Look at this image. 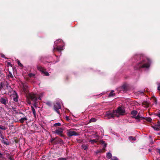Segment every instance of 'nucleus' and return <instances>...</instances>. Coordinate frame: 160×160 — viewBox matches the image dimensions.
Returning a JSON list of instances; mask_svg holds the SVG:
<instances>
[{
  "label": "nucleus",
  "mask_w": 160,
  "mask_h": 160,
  "mask_svg": "<svg viewBox=\"0 0 160 160\" xmlns=\"http://www.w3.org/2000/svg\"><path fill=\"white\" fill-rule=\"evenodd\" d=\"M142 60L139 62L134 67L135 69H139L141 68H148L150 64L149 59L146 58L141 57Z\"/></svg>",
  "instance_id": "f257e3e1"
},
{
  "label": "nucleus",
  "mask_w": 160,
  "mask_h": 160,
  "mask_svg": "<svg viewBox=\"0 0 160 160\" xmlns=\"http://www.w3.org/2000/svg\"><path fill=\"white\" fill-rule=\"evenodd\" d=\"M125 113V111L121 107H119L117 110L113 111L112 113L107 112V118L110 119L113 118L115 116L119 117L120 115H123Z\"/></svg>",
  "instance_id": "f03ea898"
},
{
  "label": "nucleus",
  "mask_w": 160,
  "mask_h": 160,
  "mask_svg": "<svg viewBox=\"0 0 160 160\" xmlns=\"http://www.w3.org/2000/svg\"><path fill=\"white\" fill-rule=\"evenodd\" d=\"M43 93H41L39 94L30 93L28 95V97L33 102L35 103L38 99L40 100H41V98L43 96Z\"/></svg>",
  "instance_id": "7ed1b4c3"
},
{
  "label": "nucleus",
  "mask_w": 160,
  "mask_h": 160,
  "mask_svg": "<svg viewBox=\"0 0 160 160\" xmlns=\"http://www.w3.org/2000/svg\"><path fill=\"white\" fill-rule=\"evenodd\" d=\"M37 68L38 70L40 71L42 73L46 76H48L49 74L48 72L46 71V69L41 66H37Z\"/></svg>",
  "instance_id": "20e7f679"
},
{
  "label": "nucleus",
  "mask_w": 160,
  "mask_h": 160,
  "mask_svg": "<svg viewBox=\"0 0 160 160\" xmlns=\"http://www.w3.org/2000/svg\"><path fill=\"white\" fill-rule=\"evenodd\" d=\"M67 135L69 137L72 136H77L78 134L75 131H72V130H67Z\"/></svg>",
  "instance_id": "39448f33"
},
{
  "label": "nucleus",
  "mask_w": 160,
  "mask_h": 160,
  "mask_svg": "<svg viewBox=\"0 0 160 160\" xmlns=\"http://www.w3.org/2000/svg\"><path fill=\"white\" fill-rule=\"evenodd\" d=\"M63 129L62 128H58L55 131V133L61 136H63Z\"/></svg>",
  "instance_id": "423d86ee"
},
{
  "label": "nucleus",
  "mask_w": 160,
  "mask_h": 160,
  "mask_svg": "<svg viewBox=\"0 0 160 160\" xmlns=\"http://www.w3.org/2000/svg\"><path fill=\"white\" fill-rule=\"evenodd\" d=\"M61 108V106L59 103L57 102L54 105V109L56 112L58 114H60V112L58 110Z\"/></svg>",
  "instance_id": "0eeeda50"
},
{
  "label": "nucleus",
  "mask_w": 160,
  "mask_h": 160,
  "mask_svg": "<svg viewBox=\"0 0 160 160\" xmlns=\"http://www.w3.org/2000/svg\"><path fill=\"white\" fill-rule=\"evenodd\" d=\"M12 97L14 101L16 102L18 101V96L17 93L15 91L13 92Z\"/></svg>",
  "instance_id": "6e6552de"
},
{
  "label": "nucleus",
  "mask_w": 160,
  "mask_h": 160,
  "mask_svg": "<svg viewBox=\"0 0 160 160\" xmlns=\"http://www.w3.org/2000/svg\"><path fill=\"white\" fill-rule=\"evenodd\" d=\"M132 118H134L136 119L137 120V121H138V122H140V118H142V119H145L144 118L140 116L139 115V114H138L137 116H135V117H132Z\"/></svg>",
  "instance_id": "1a4fd4ad"
},
{
  "label": "nucleus",
  "mask_w": 160,
  "mask_h": 160,
  "mask_svg": "<svg viewBox=\"0 0 160 160\" xmlns=\"http://www.w3.org/2000/svg\"><path fill=\"white\" fill-rule=\"evenodd\" d=\"M63 46H60L57 47L56 48L54 47L53 48V50H56L59 51H60L61 50L63 49Z\"/></svg>",
  "instance_id": "9d476101"
},
{
  "label": "nucleus",
  "mask_w": 160,
  "mask_h": 160,
  "mask_svg": "<svg viewBox=\"0 0 160 160\" xmlns=\"http://www.w3.org/2000/svg\"><path fill=\"white\" fill-rule=\"evenodd\" d=\"M7 100L4 98H2L0 100V102L2 104L5 105Z\"/></svg>",
  "instance_id": "9b49d317"
},
{
  "label": "nucleus",
  "mask_w": 160,
  "mask_h": 160,
  "mask_svg": "<svg viewBox=\"0 0 160 160\" xmlns=\"http://www.w3.org/2000/svg\"><path fill=\"white\" fill-rule=\"evenodd\" d=\"M88 144L85 145V144H83L82 146V147L83 149L85 150H87L88 149Z\"/></svg>",
  "instance_id": "f8f14e48"
},
{
  "label": "nucleus",
  "mask_w": 160,
  "mask_h": 160,
  "mask_svg": "<svg viewBox=\"0 0 160 160\" xmlns=\"http://www.w3.org/2000/svg\"><path fill=\"white\" fill-rule=\"evenodd\" d=\"M23 91L27 93L28 92V88L27 86L26 85H23Z\"/></svg>",
  "instance_id": "ddd939ff"
},
{
  "label": "nucleus",
  "mask_w": 160,
  "mask_h": 160,
  "mask_svg": "<svg viewBox=\"0 0 160 160\" xmlns=\"http://www.w3.org/2000/svg\"><path fill=\"white\" fill-rule=\"evenodd\" d=\"M27 118L26 117H25L22 118L20 119L19 121L21 123H23L24 122V121H27Z\"/></svg>",
  "instance_id": "4468645a"
},
{
  "label": "nucleus",
  "mask_w": 160,
  "mask_h": 160,
  "mask_svg": "<svg viewBox=\"0 0 160 160\" xmlns=\"http://www.w3.org/2000/svg\"><path fill=\"white\" fill-rule=\"evenodd\" d=\"M98 139L96 138L95 139L90 140L89 142H90L92 144H93L94 143H96L98 142Z\"/></svg>",
  "instance_id": "2eb2a0df"
},
{
  "label": "nucleus",
  "mask_w": 160,
  "mask_h": 160,
  "mask_svg": "<svg viewBox=\"0 0 160 160\" xmlns=\"http://www.w3.org/2000/svg\"><path fill=\"white\" fill-rule=\"evenodd\" d=\"M138 112L136 110H133L131 112V114L133 116V117H135L137 114Z\"/></svg>",
  "instance_id": "dca6fc26"
},
{
  "label": "nucleus",
  "mask_w": 160,
  "mask_h": 160,
  "mask_svg": "<svg viewBox=\"0 0 160 160\" xmlns=\"http://www.w3.org/2000/svg\"><path fill=\"white\" fill-rule=\"evenodd\" d=\"M112 157V155L110 152H108L107 154V158L110 159Z\"/></svg>",
  "instance_id": "f3484780"
},
{
  "label": "nucleus",
  "mask_w": 160,
  "mask_h": 160,
  "mask_svg": "<svg viewBox=\"0 0 160 160\" xmlns=\"http://www.w3.org/2000/svg\"><path fill=\"white\" fill-rule=\"evenodd\" d=\"M115 95V93H114V91H111L110 94L108 95L109 97H111Z\"/></svg>",
  "instance_id": "a211bd4d"
},
{
  "label": "nucleus",
  "mask_w": 160,
  "mask_h": 160,
  "mask_svg": "<svg viewBox=\"0 0 160 160\" xmlns=\"http://www.w3.org/2000/svg\"><path fill=\"white\" fill-rule=\"evenodd\" d=\"M31 108H32V112L33 114L34 115V116H36L35 110L34 109V108L32 106Z\"/></svg>",
  "instance_id": "6ab92c4d"
},
{
  "label": "nucleus",
  "mask_w": 160,
  "mask_h": 160,
  "mask_svg": "<svg viewBox=\"0 0 160 160\" xmlns=\"http://www.w3.org/2000/svg\"><path fill=\"white\" fill-rule=\"evenodd\" d=\"M62 42V40L61 39H59L56 41L54 42V43L55 44H57L58 43H61Z\"/></svg>",
  "instance_id": "aec40b11"
},
{
  "label": "nucleus",
  "mask_w": 160,
  "mask_h": 160,
  "mask_svg": "<svg viewBox=\"0 0 160 160\" xmlns=\"http://www.w3.org/2000/svg\"><path fill=\"white\" fill-rule=\"evenodd\" d=\"M129 139L131 141H134L136 139L135 138L132 137V136H130L129 137Z\"/></svg>",
  "instance_id": "412c9836"
},
{
  "label": "nucleus",
  "mask_w": 160,
  "mask_h": 160,
  "mask_svg": "<svg viewBox=\"0 0 160 160\" xmlns=\"http://www.w3.org/2000/svg\"><path fill=\"white\" fill-rule=\"evenodd\" d=\"M157 126L155 125V126H152V127L155 130L158 131L159 130L160 128L156 127Z\"/></svg>",
  "instance_id": "4be33fe9"
},
{
  "label": "nucleus",
  "mask_w": 160,
  "mask_h": 160,
  "mask_svg": "<svg viewBox=\"0 0 160 160\" xmlns=\"http://www.w3.org/2000/svg\"><path fill=\"white\" fill-rule=\"evenodd\" d=\"M97 120L95 118H91L90 120V122H94L96 121Z\"/></svg>",
  "instance_id": "5701e85b"
},
{
  "label": "nucleus",
  "mask_w": 160,
  "mask_h": 160,
  "mask_svg": "<svg viewBox=\"0 0 160 160\" xmlns=\"http://www.w3.org/2000/svg\"><path fill=\"white\" fill-rule=\"evenodd\" d=\"M145 118H146V119H145L147 121H148L149 122H151L152 121V119L150 117L145 118Z\"/></svg>",
  "instance_id": "b1692460"
},
{
  "label": "nucleus",
  "mask_w": 160,
  "mask_h": 160,
  "mask_svg": "<svg viewBox=\"0 0 160 160\" xmlns=\"http://www.w3.org/2000/svg\"><path fill=\"white\" fill-rule=\"evenodd\" d=\"M3 83L2 82H1L0 83V90H1L3 87Z\"/></svg>",
  "instance_id": "393cba45"
},
{
  "label": "nucleus",
  "mask_w": 160,
  "mask_h": 160,
  "mask_svg": "<svg viewBox=\"0 0 160 160\" xmlns=\"http://www.w3.org/2000/svg\"><path fill=\"white\" fill-rule=\"evenodd\" d=\"M54 126H61V123L59 122H58L57 123H56L54 124Z\"/></svg>",
  "instance_id": "a878e982"
},
{
  "label": "nucleus",
  "mask_w": 160,
  "mask_h": 160,
  "mask_svg": "<svg viewBox=\"0 0 160 160\" xmlns=\"http://www.w3.org/2000/svg\"><path fill=\"white\" fill-rule=\"evenodd\" d=\"M46 103L47 105H48V106H50L51 105V102L49 101L47 102Z\"/></svg>",
  "instance_id": "bb28decb"
},
{
  "label": "nucleus",
  "mask_w": 160,
  "mask_h": 160,
  "mask_svg": "<svg viewBox=\"0 0 160 160\" xmlns=\"http://www.w3.org/2000/svg\"><path fill=\"white\" fill-rule=\"evenodd\" d=\"M67 158H58V160H66Z\"/></svg>",
  "instance_id": "cd10ccee"
},
{
  "label": "nucleus",
  "mask_w": 160,
  "mask_h": 160,
  "mask_svg": "<svg viewBox=\"0 0 160 160\" xmlns=\"http://www.w3.org/2000/svg\"><path fill=\"white\" fill-rule=\"evenodd\" d=\"M28 76L30 77H34L35 76V75L32 73H29L28 74Z\"/></svg>",
  "instance_id": "c85d7f7f"
},
{
  "label": "nucleus",
  "mask_w": 160,
  "mask_h": 160,
  "mask_svg": "<svg viewBox=\"0 0 160 160\" xmlns=\"http://www.w3.org/2000/svg\"><path fill=\"white\" fill-rule=\"evenodd\" d=\"M0 129L2 130H5L7 129V128L5 127H1L0 126Z\"/></svg>",
  "instance_id": "c756f323"
},
{
  "label": "nucleus",
  "mask_w": 160,
  "mask_h": 160,
  "mask_svg": "<svg viewBox=\"0 0 160 160\" xmlns=\"http://www.w3.org/2000/svg\"><path fill=\"white\" fill-rule=\"evenodd\" d=\"M111 160H118V159L116 157H113L111 158Z\"/></svg>",
  "instance_id": "7c9ffc66"
},
{
  "label": "nucleus",
  "mask_w": 160,
  "mask_h": 160,
  "mask_svg": "<svg viewBox=\"0 0 160 160\" xmlns=\"http://www.w3.org/2000/svg\"><path fill=\"white\" fill-rule=\"evenodd\" d=\"M8 77H10V78H13V75H12V73H10V72L9 73V74L8 75Z\"/></svg>",
  "instance_id": "2f4dec72"
},
{
  "label": "nucleus",
  "mask_w": 160,
  "mask_h": 160,
  "mask_svg": "<svg viewBox=\"0 0 160 160\" xmlns=\"http://www.w3.org/2000/svg\"><path fill=\"white\" fill-rule=\"evenodd\" d=\"M156 126L158 127H160V121H158L157 122V124L156 125Z\"/></svg>",
  "instance_id": "473e14b6"
},
{
  "label": "nucleus",
  "mask_w": 160,
  "mask_h": 160,
  "mask_svg": "<svg viewBox=\"0 0 160 160\" xmlns=\"http://www.w3.org/2000/svg\"><path fill=\"white\" fill-rule=\"evenodd\" d=\"M18 65H19L20 67H22V65L20 62L19 61H18Z\"/></svg>",
  "instance_id": "72a5a7b5"
},
{
  "label": "nucleus",
  "mask_w": 160,
  "mask_h": 160,
  "mask_svg": "<svg viewBox=\"0 0 160 160\" xmlns=\"http://www.w3.org/2000/svg\"><path fill=\"white\" fill-rule=\"evenodd\" d=\"M158 87L157 89L158 90L160 91V83H158Z\"/></svg>",
  "instance_id": "f704fd0d"
},
{
  "label": "nucleus",
  "mask_w": 160,
  "mask_h": 160,
  "mask_svg": "<svg viewBox=\"0 0 160 160\" xmlns=\"http://www.w3.org/2000/svg\"><path fill=\"white\" fill-rule=\"evenodd\" d=\"M7 65L8 66H11V63L10 62H8V63Z\"/></svg>",
  "instance_id": "c9c22d12"
},
{
  "label": "nucleus",
  "mask_w": 160,
  "mask_h": 160,
  "mask_svg": "<svg viewBox=\"0 0 160 160\" xmlns=\"http://www.w3.org/2000/svg\"><path fill=\"white\" fill-rule=\"evenodd\" d=\"M2 154L0 152V158H1L2 157Z\"/></svg>",
  "instance_id": "e433bc0d"
},
{
  "label": "nucleus",
  "mask_w": 160,
  "mask_h": 160,
  "mask_svg": "<svg viewBox=\"0 0 160 160\" xmlns=\"http://www.w3.org/2000/svg\"><path fill=\"white\" fill-rule=\"evenodd\" d=\"M54 139H52L50 141L51 142H52L54 141Z\"/></svg>",
  "instance_id": "4c0bfd02"
},
{
  "label": "nucleus",
  "mask_w": 160,
  "mask_h": 160,
  "mask_svg": "<svg viewBox=\"0 0 160 160\" xmlns=\"http://www.w3.org/2000/svg\"><path fill=\"white\" fill-rule=\"evenodd\" d=\"M9 159H10V160H13V159L12 158L10 157L9 158Z\"/></svg>",
  "instance_id": "58836bf2"
},
{
  "label": "nucleus",
  "mask_w": 160,
  "mask_h": 160,
  "mask_svg": "<svg viewBox=\"0 0 160 160\" xmlns=\"http://www.w3.org/2000/svg\"><path fill=\"white\" fill-rule=\"evenodd\" d=\"M157 116L160 118V113L158 114Z\"/></svg>",
  "instance_id": "ea45409f"
},
{
  "label": "nucleus",
  "mask_w": 160,
  "mask_h": 160,
  "mask_svg": "<svg viewBox=\"0 0 160 160\" xmlns=\"http://www.w3.org/2000/svg\"><path fill=\"white\" fill-rule=\"evenodd\" d=\"M158 152L160 154V149H159L158 150Z\"/></svg>",
  "instance_id": "a19ab883"
},
{
  "label": "nucleus",
  "mask_w": 160,
  "mask_h": 160,
  "mask_svg": "<svg viewBox=\"0 0 160 160\" xmlns=\"http://www.w3.org/2000/svg\"><path fill=\"white\" fill-rule=\"evenodd\" d=\"M146 106L147 107H148L149 106V103H147V105H146Z\"/></svg>",
  "instance_id": "79ce46f5"
},
{
  "label": "nucleus",
  "mask_w": 160,
  "mask_h": 160,
  "mask_svg": "<svg viewBox=\"0 0 160 160\" xmlns=\"http://www.w3.org/2000/svg\"><path fill=\"white\" fill-rule=\"evenodd\" d=\"M106 144H105L104 145V147H106Z\"/></svg>",
  "instance_id": "37998d69"
},
{
  "label": "nucleus",
  "mask_w": 160,
  "mask_h": 160,
  "mask_svg": "<svg viewBox=\"0 0 160 160\" xmlns=\"http://www.w3.org/2000/svg\"><path fill=\"white\" fill-rule=\"evenodd\" d=\"M2 57H3V58H4V55H2Z\"/></svg>",
  "instance_id": "c03bdc74"
},
{
  "label": "nucleus",
  "mask_w": 160,
  "mask_h": 160,
  "mask_svg": "<svg viewBox=\"0 0 160 160\" xmlns=\"http://www.w3.org/2000/svg\"><path fill=\"white\" fill-rule=\"evenodd\" d=\"M28 103H29V104H30V103H31L30 102H28Z\"/></svg>",
  "instance_id": "a18cd8bd"
},
{
  "label": "nucleus",
  "mask_w": 160,
  "mask_h": 160,
  "mask_svg": "<svg viewBox=\"0 0 160 160\" xmlns=\"http://www.w3.org/2000/svg\"><path fill=\"white\" fill-rule=\"evenodd\" d=\"M8 84H7L6 85V86H7V87H8Z\"/></svg>",
  "instance_id": "49530a36"
},
{
  "label": "nucleus",
  "mask_w": 160,
  "mask_h": 160,
  "mask_svg": "<svg viewBox=\"0 0 160 160\" xmlns=\"http://www.w3.org/2000/svg\"><path fill=\"white\" fill-rule=\"evenodd\" d=\"M54 143H55V144H57V143L55 141Z\"/></svg>",
  "instance_id": "de8ad7c7"
}]
</instances>
